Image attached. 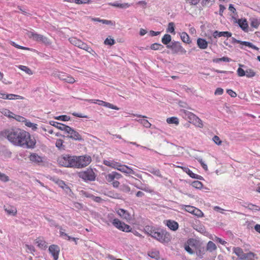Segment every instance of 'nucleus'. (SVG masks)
Here are the masks:
<instances>
[{
	"instance_id": "obj_2",
	"label": "nucleus",
	"mask_w": 260,
	"mask_h": 260,
	"mask_svg": "<svg viewBox=\"0 0 260 260\" xmlns=\"http://www.w3.org/2000/svg\"><path fill=\"white\" fill-rule=\"evenodd\" d=\"M76 156L63 155L57 159L58 164L63 167L76 168Z\"/></svg>"
},
{
	"instance_id": "obj_32",
	"label": "nucleus",
	"mask_w": 260,
	"mask_h": 260,
	"mask_svg": "<svg viewBox=\"0 0 260 260\" xmlns=\"http://www.w3.org/2000/svg\"><path fill=\"white\" fill-rule=\"evenodd\" d=\"M137 121L142 124L146 128H150L151 126V124L147 120L140 119Z\"/></svg>"
},
{
	"instance_id": "obj_55",
	"label": "nucleus",
	"mask_w": 260,
	"mask_h": 260,
	"mask_svg": "<svg viewBox=\"0 0 260 260\" xmlns=\"http://www.w3.org/2000/svg\"><path fill=\"white\" fill-rule=\"evenodd\" d=\"M56 119L62 120V121H68L70 120V117L67 115H61L55 118Z\"/></svg>"
},
{
	"instance_id": "obj_16",
	"label": "nucleus",
	"mask_w": 260,
	"mask_h": 260,
	"mask_svg": "<svg viewBox=\"0 0 260 260\" xmlns=\"http://www.w3.org/2000/svg\"><path fill=\"white\" fill-rule=\"evenodd\" d=\"M4 210L8 215L15 216L17 214V210L16 207L11 206H5Z\"/></svg>"
},
{
	"instance_id": "obj_28",
	"label": "nucleus",
	"mask_w": 260,
	"mask_h": 260,
	"mask_svg": "<svg viewBox=\"0 0 260 260\" xmlns=\"http://www.w3.org/2000/svg\"><path fill=\"white\" fill-rule=\"evenodd\" d=\"M36 243L38 244V246L42 249H44L47 248L46 242L41 239H37L36 240Z\"/></svg>"
},
{
	"instance_id": "obj_38",
	"label": "nucleus",
	"mask_w": 260,
	"mask_h": 260,
	"mask_svg": "<svg viewBox=\"0 0 260 260\" xmlns=\"http://www.w3.org/2000/svg\"><path fill=\"white\" fill-rule=\"evenodd\" d=\"M50 123L51 125L56 127V128H57L58 129H60V130H61V129L60 127L68 126L63 124L60 123H58V122H55V121H50Z\"/></svg>"
},
{
	"instance_id": "obj_17",
	"label": "nucleus",
	"mask_w": 260,
	"mask_h": 260,
	"mask_svg": "<svg viewBox=\"0 0 260 260\" xmlns=\"http://www.w3.org/2000/svg\"><path fill=\"white\" fill-rule=\"evenodd\" d=\"M27 35L29 38L38 42L41 41L43 37V35L38 34L32 31H28L27 32Z\"/></svg>"
},
{
	"instance_id": "obj_48",
	"label": "nucleus",
	"mask_w": 260,
	"mask_h": 260,
	"mask_svg": "<svg viewBox=\"0 0 260 260\" xmlns=\"http://www.w3.org/2000/svg\"><path fill=\"white\" fill-rule=\"evenodd\" d=\"M40 42H42L46 45H50L51 44V41L48 38L43 36Z\"/></svg>"
},
{
	"instance_id": "obj_36",
	"label": "nucleus",
	"mask_w": 260,
	"mask_h": 260,
	"mask_svg": "<svg viewBox=\"0 0 260 260\" xmlns=\"http://www.w3.org/2000/svg\"><path fill=\"white\" fill-rule=\"evenodd\" d=\"M167 122L169 124H175L176 125L179 124L178 119L176 117H172L167 118Z\"/></svg>"
},
{
	"instance_id": "obj_49",
	"label": "nucleus",
	"mask_w": 260,
	"mask_h": 260,
	"mask_svg": "<svg viewBox=\"0 0 260 260\" xmlns=\"http://www.w3.org/2000/svg\"><path fill=\"white\" fill-rule=\"evenodd\" d=\"M215 0H203L202 4L203 6L209 7L212 5Z\"/></svg>"
},
{
	"instance_id": "obj_54",
	"label": "nucleus",
	"mask_w": 260,
	"mask_h": 260,
	"mask_svg": "<svg viewBox=\"0 0 260 260\" xmlns=\"http://www.w3.org/2000/svg\"><path fill=\"white\" fill-rule=\"evenodd\" d=\"M212 140L218 146L221 145L222 144V141L220 140L219 137L217 136H214L212 138Z\"/></svg>"
},
{
	"instance_id": "obj_1",
	"label": "nucleus",
	"mask_w": 260,
	"mask_h": 260,
	"mask_svg": "<svg viewBox=\"0 0 260 260\" xmlns=\"http://www.w3.org/2000/svg\"><path fill=\"white\" fill-rule=\"evenodd\" d=\"M1 134L15 146L27 148H34L35 146L36 141L30 138V134L20 128L5 129Z\"/></svg>"
},
{
	"instance_id": "obj_19",
	"label": "nucleus",
	"mask_w": 260,
	"mask_h": 260,
	"mask_svg": "<svg viewBox=\"0 0 260 260\" xmlns=\"http://www.w3.org/2000/svg\"><path fill=\"white\" fill-rule=\"evenodd\" d=\"M234 252L241 259H246L247 256L244 253L243 250L240 247H235L233 249Z\"/></svg>"
},
{
	"instance_id": "obj_12",
	"label": "nucleus",
	"mask_w": 260,
	"mask_h": 260,
	"mask_svg": "<svg viewBox=\"0 0 260 260\" xmlns=\"http://www.w3.org/2000/svg\"><path fill=\"white\" fill-rule=\"evenodd\" d=\"M116 169L124 173L128 174H135V172L132 169H131V168L128 167L126 165H121L120 163L118 162L117 164V166Z\"/></svg>"
},
{
	"instance_id": "obj_22",
	"label": "nucleus",
	"mask_w": 260,
	"mask_h": 260,
	"mask_svg": "<svg viewBox=\"0 0 260 260\" xmlns=\"http://www.w3.org/2000/svg\"><path fill=\"white\" fill-rule=\"evenodd\" d=\"M110 5L112 6L121 9H126L130 6V4L128 3H119L118 2H115L113 3H110Z\"/></svg>"
},
{
	"instance_id": "obj_34",
	"label": "nucleus",
	"mask_w": 260,
	"mask_h": 260,
	"mask_svg": "<svg viewBox=\"0 0 260 260\" xmlns=\"http://www.w3.org/2000/svg\"><path fill=\"white\" fill-rule=\"evenodd\" d=\"M10 43H11V44L12 46H14L15 47H16V48H17L18 49H23V50H30V51H35V50H34L33 49H31V48H27V47H23V46L19 45L16 44L14 42H13V41H11Z\"/></svg>"
},
{
	"instance_id": "obj_9",
	"label": "nucleus",
	"mask_w": 260,
	"mask_h": 260,
	"mask_svg": "<svg viewBox=\"0 0 260 260\" xmlns=\"http://www.w3.org/2000/svg\"><path fill=\"white\" fill-rule=\"evenodd\" d=\"M80 177L85 180L93 181L95 176L93 170L91 169H87L86 171L80 173Z\"/></svg>"
},
{
	"instance_id": "obj_30",
	"label": "nucleus",
	"mask_w": 260,
	"mask_h": 260,
	"mask_svg": "<svg viewBox=\"0 0 260 260\" xmlns=\"http://www.w3.org/2000/svg\"><path fill=\"white\" fill-rule=\"evenodd\" d=\"M171 41V36L169 34H166L161 39L162 43L166 45H169V43Z\"/></svg>"
},
{
	"instance_id": "obj_23",
	"label": "nucleus",
	"mask_w": 260,
	"mask_h": 260,
	"mask_svg": "<svg viewBox=\"0 0 260 260\" xmlns=\"http://www.w3.org/2000/svg\"><path fill=\"white\" fill-rule=\"evenodd\" d=\"M117 213L120 216L126 220L130 219L131 218L129 214L124 209H119L117 211Z\"/></svg>"
},
{
	"instance_id": "obj_53",
	"label": "nucleus",
	"mask_w": 260,
	"mask_h": 260,
	"mask_svg": "<svg viewBox=\"0 0 260 260\" xmlns=\"http://www.w3.org/2000/svg\"><path fill=\"white\" fill-rule=\"evenodd\" d=\"M149 172L154 175H156L159 177H162L160 172L158 169H152L149 171Z\"/></svg>"
},
{
	"instance_id": "obj_43",
	"label": "nucleus",
	"mask_w": 260,
	"mask_h": 260,
	"mask_svg": "<svg viewBox=\"0 0 260 260\" xmlns=\"http://www.w3.org/2000/svg\"><path fill=\"white\" fill-rule=\"evenodd\" d=\"M192 186L197 189H201L203 187V184L199 181H194L192 183Z\"/></svg>"
},
{
	"instance_id": "obj_15",
	"label": "nucleus",
	"mask_w": 260,
	"mask_h": 260,
	"mask_svg": "<svg viewBox=\"0 0 260 260\" xmlns=\"http://www.w3.org/2000/svg\"><path fill=\"white\" fill-rule=\"evenodd\" d=\"M0 98L3 99H9V100H13L15 98H16L17 99H20V100L24 99V97L19 95H16V94H6L5 93H3L1 92H0Z\"/></svg>"
},
{
	"instance_id": "obj_60",
	"label": "nucleus",
	"mask_w": 260,
	"mask_h": 260,
	"mask_svg": "<svg viewBox=\"0 0 260 260\" xmlns=\"http://www.w3.org/2000/svg\"><path fill=\"white\" fill-rule=\"evenodd\" d=\"M121 190L125 192H128L131 191V188L128 185L123 184L121 186Z\"/></svg>"
},
{
	"instance_id": "obj_21",
	"label": "nucleus",
	"mask_w": 260,
	"mask_h": 260,
	"mask_svg": "<svg viewBox=\"0 0 260 260\" xmlns=\"http://www.w3.org/2000/svg\"><path fill=\"white\" fill-rule=\"evenodd\" d=\"M208 42L205 39L198 38L197 40V45L198 47L202 49H206L208 47Z\"/></svg>"
},
{
	"instance_id": "obj_41",
	"label": "nucleus",
	"mask_w": 260,
	"mask_h": 260,
	"mask_svg": "<svg viewBox=\"0 0 260 260\" xmlns=\"http://www.w3.org/2000/svg\"><path fill=\"white\" fill-rule=\"evenodd\" d=\"M53 181L57 185H58L59 186L61 187L62 188H64V187L66 185V184L64 181L62 180H59V179L56 178L53 179Z\"/></svg>"
},
{
	"instance_id": "obj_46",
	"label": "nucleus",
	"mask_w": 260,
	"mask_h": 260,
	"mask_svg": "<svg viewBox=\"0 0 260 260\" xmlns=\"http://www.w3.org/2000/svg\"><path fill=\"white\" fill-rule=\"evenodd\" d=\"M25 125L28 127H31L32 129L34 131H36L37 129V124L29 121H26Z\"/></svg>"
},
{
	"instance_id": "obj_59",
	"label": "nucleus",
	"mask_w": 260,
	"mask_h": 260,
	"mask_svg": "<svg viewBox=\"0 0 260 260\" xmlns=\"http://www.w3.org/2000/svg\"><path fill=\"white\" fill-rule=\"evenodd\" d=\"M74 2L78 5L89 4L90 0H74Z\"/></svg>"
},
{
	"instance_id": "obj_7",
	"label": "nucleus",
	"mask_w": 260,
	"mask_h": 260,
	"mask_svg": "<svg viewBox=\"0 0 260 260\" xmlns=\"http://www.w3.org/2000/svg\"><path fill=\"white\" fill-rule=\"evenodd\" d=\"M53 76L55 78H57L59 79L69 83H74L75 82V80L74 78L64 73L56 72L53 73Z\"/></svg>"
},
{
	"instance_id": "obj_24",
	"label": "nucleus",
	"mask_w": 260,
	"mask_h": 260,
	"mask_svg": "<svg viewBox=\"0 0 260 260\" xmlns=\"http://www.w3.org/2000/svg\"><path fill=\"white\" fill-rule=\"evenodd\" d=\"M167 225L169 229L173 231H176L178 229V224L177 222L173 220H167Z\"/></svg>"
},
{
	"instance_id": "obj_44",
	"label": "nucleus",
	"mask_w": 260,
	"mask_h": 260,
	"mask_svg": "<svg viewBox=\"0 0 260 260\" xmlns=\"http://www.w3.org/2000/svg\"><path fill=\"white\" fill-rule=\"evenodd\" d=\"M63 140L61 139H57L55 145L59 149H64V146L63 145Z\"/></svg>"
},
{
	"instance_id": "obj_40",
	"label": "nucleus",
	"mask_w": 260,
	"mask_h": 260,
	"mask_svg": "<svg viewBox=\"0 0 260 260\" xmlns=\"http://www.w3.org/2000/svg\"><path fill=\"white\" fill-rule=\"evenodd\" d=\"M242 44L246 46H248V47L251 48L253 49H255L256 50H259V48L258 47L254 46L253 44H252L251 43L249 42L242 41Z\"/></svg>"
},
{
	"instance_id": "obj_13",
	"label": "nucleus",
	"mask_w": 260,
	"mask_h": 260,
	"mask_svg": "<svg viewBox=\"0 0 260 260\" xmlns=\"http://www.w3.org/2000/svg\"><path fill=\"white\" fill-rule=\"evenodd\" d=\"M49 251L52 254L54 260H57L58 258V254L59 252V247L55 245H52L49 248Z\"/></svg>"
},
{
	"instance_id": "obj_29",
	"label": "nucleus",
	"mask_w": 260,
	"mask_h": 260,
	"mask_svg": "<svg viewBox=\"0 0 260 260\" xmlns=\"http://www.w3.org/2000/svg\"><path fill=\"white\" fill-rule=\"evenodd\" d=\"M180 37L182 41L185 43L189 44L191 42L189 36L185 32H183L181 34Z\"/></svg>"
},
{
	"instance_id": "obj_26",
	"label": "nucleus",
	"mask_w": 260,
	"mask_h": 260,
	"mask_svg": "<svg viewBox=\"0 0 260 260\" xmlns=\"http://www.w3.org/2000/svg\"><path fill=\"white\" fill-rule=\"evenodd\" d=\"M260 24V19L255 17L250 19V25L251 27L257 28Z\"/></svg>"
},
{
	"instance_id": "obj_52",
	"label": "nucleus",
	"mask_w": 260,
	"mask_h": 260,
	"mask_svg": "<svg viewBox=\"0 0 260 260\" xmlns=\"http://www.w3.org/2000/svg\"><path fill=\"white\" fill-rule=\"evenodd\" d=\"M193 214L197 216L198 217H203L204 216L203 213L199 209L194 208Z\"/></svg>"
},
{
	"instance_id": "obj_27",
	"label": "nucleus",
	"mask_w": 260,
	"mask_h": 260,
	"mask_svg": "<svg viewBox=\"0 0 260 260\" xmlns=\"http://www.w3.org/2000/svg\"><path fill=\"white\" fill-rule=\"evenodd\" d=\"M238 24L240 27L243 30H246L248 28V24L247 21L245 19H239L238 20Z\"/></svg>"
},
{
	"instance_id": "obj_57",
	"label": "nucleus",
	"mask_w": 260,
	"mask_h": 260,
	"mask_svg": "<svg viewBox=\"0 0 260 260\" xmlns=\"http://www.w3.org/2000/svg\"><path fill=\"white\" fill-rule=\"evenodd\" d=\"M184 207L185 209L187 212H188L193 214L194 211L193 209H194L195 207L189 205H184Z\"/></svg>"
},
{
	"instance_id": "obj_25",
	"label": "nucleus",
	"mask_w": 260,
	"mask_h": 260,
	"mask_svg": "<svg viewBox=\"0 0 260 260\" xmlns=\"http://www.w3.org/2000/svg\"><path fill=\"white\" fill-rule=\"evenodd\" d=\"M92 21H98L100 22H102L103 24L109 25H113L115 24L114 22H113L110 20H103V19H100L99 18H92L91 19Z\"/></svg>"
},
{
	"instance_id": "obj_5",
	"label": "nucleus",
	"mask_w": 260,
	"mask_h": 260,
	"mask_svg": "<svg viewBox=\"0 0 260 260\" xmlns=\"http://www.w3.org/2000/svg\"><path fill=\"white\" fill-rule=\"evenodd\" d=\"M167 47L172 50L173 54H185L186 52V50L181 46V43L179 42H172L171 44L168 45Z\"/></svg>"
},
{
	"instance_id": "obj_39",
	"label": "nucleus",
	"mask_w": 260,
	"mask_h": 260,
	"mask_svg": "<svg viewBox=\"0 0 260 260\" xmlns=\"http://www.w3.org/2000/svg\"><path fill=\"white\" fill-rule=\"evenodd\" d=\"M104 165L107 166H109V167H112L114 169H115L117 168V164L118 162H110L108 160H105L104 161Z\"/></svg>"
},
{
	"instance_id": "obj_33",
	"label": "nucleus",
	"mask_w": 260,
	"mask_h": 260,
	"mask_svg": "<svg viewBox=\"0 0 260 260\" xmlns=\"http://www.w3.org/2000/svg\"><path fill=\"white\" fill-rule=\"evenodd\" d=\"M217 248L216 246L214 243L212 241L208 242L207 245V250L212 252Z\"/></svg>"
},
{
	"instance_id": "obj_45",
	"label": "nucleus",
	"mask_w": 260,
	"mask_h": 260,
	"mask_svg": "<svg viewBox=\"0 0 260 260\" xmlns=\"http://www.w3.org/2000/svg\"><path fill=\"white\" fill-rule=\"evenodd\" d=\"M162 48H164L163 45L158 43H154L152 44L150 46V48L154 50H159Z\"/></svg>"
},
{
	"instance_id": "obj_3",
	"label": "nucleus",
	"mask_w": 260,
	"mask_h": 260,
	"mask_svg": "<svg viewBox=\"0 0 260 260\" xmlns=\"http://www.w3.org/2000/svg\"><path fill=\"white\" fill-rule=\"evenodd\" d=\"M161 145L163 152L166 154L175 153L180 149H182L181 147L168 142H164Z\"/></svg>"
},
{
	"instance_id": "obj_10",
	"label": "nucleus",
	"mask_w": 260,
	"mask_h": 260,
	"mask_svg": "<svg viewBox=\"0 0 260 260\" xmlns=\"http://www.w3.org/2000/svg\"><path fill=\"white\" fill-rule=\"evenodd\" d=\"M69 41L72 44L83 50H87L88 49V46L86 44L76 38H70L69 39Z\"/></svg>"
},
{
	"instance_id": "obj_58",
	"label": "nucleus",
	"mask_w": 260,
	"mask_h": 260,
	"mask_svg": "<svg viewBox=\"0 0 260 260\" xmlns=\"http://www.w3.org/2000/svg\"><path fill=\"white\" fill-rule=\"evenodd\" d=\"M13 118L19 122H26V121L25 118H24L23 117L17 115H14V117H13Z\"/></svg>"
},
{
	"instance_id": "obj_18",
	"label": "nucleus",
	"mask_w": 260,
	"mask_h": 260,
	"mask_svg": "<svg viewBox=\"0 0 260 260\" xmlns=\"http://www.w3.org/2000/svg\"><path fill=\"white\" fill-rule=\"evenodd\" d=\"M29 158L31 161L36 164H39L43 161L42 157L36 153H31L30 155Z\"/></svg>"
},
{
	"instance_id": "obj_47",
	"label": "nucleus",
	"mask_w": 260,
	"mask_h": 260,
	"mask_svg": "<svg viewBox=\"0 0 260 260\" xmlns=\"http://www.w3.org/2000/svg\"><path fill=\"white\" fill-rule=\"evenodd\" d=\"M247 208L253 211H260V207L255 205H253L252 204H249L248 205Z\"/></svg>"
},
{
	"instance_id": "obj_35",
	"label": "nucleus",
	"mask_w": 260,
	"mask_h": 260,
	"mask_svg": "<svg viewBox=\"0 0 260 260\" xmlns=\"http://www.w3.org/2000/svg\"><path fill=\"white\" fill-rule=\"evenodd\" d=\"M98 101H99L100 102L102 103V104H103L104 106L107 107L108 108H111L112 109L116 110H119V108H118L117 106H114L109 103L105 102L103 101H100V100H98Z\"/></svg>"
},
{
	"instance_id": "obj_14",
	"label": "nucleus",
	"mask_w": 260,
	"mask_h": 260,
	"mask_svg": "<svg viewBox=\"0 0 260 260\" xmlns=\"http://www.w3.org/2000/svg\"><path fill=\"white\" fill-rule=\"evenodd\" d=\"M178 168H181L182 170L186 173L192 178L198 179L199 180H203V178L201 176L194 174L188 168L182 166H177Z\"/></svg>"
},
{
	"instance_id": "obj_8",
	"label": "nucleus",
	"mask_w": 260,
	"mask_h": 260,
	"mask_svg": "<svg viewBox=\"0 0 260 260\" xmlns=\"http://www.w3.org/2000/svg\"><path fill=\"white\" fill-rule=\"evenodd\" d=\"M112 224L118 229L125 232L131 231V228L129 225L122 222L118 219H114L112 221Z\"/></svg>"
},
{
	"instance_id": "obj_6",
	"label": "nucleus",
	"mask_w": 260,
	"mask_h": 260,
	"mask_svg": "<svg viewBox=\"0 0 260 260\" xmlns=\"http://www.w3.org/2000/svg\"><path fill=\"white\" fill-rule=\"evenodd\" d=\"M61 131H64L66 133L69 134L68 137L75 140L82 141L83 139L81 136L79 134L78 132L75 131L70 126L60 127Z\"/></svg>"
},
{
	"instance_id": "obj_42",
	"label": "nucleus",
	"mask_w": 260,
	"mask_h": 260,
	"mask_svg": "<svg viewBox=\"0 0 260 260\" xmlns=\"http://www.w3.org/2000/svg\"><path fill=\"white\" fill-rule=\"evenodd\" d=\"M159 252L158 251H155L149 252L148 255L151 258L157 259L159 258Z\"/></svg>"
},
{
	"instance_id": "obj_50",
	"label": "nucleus",
	"mask_w": 260,
	"mask_h": 260,
	"mask_svg": "<svg viewBox=\"0 0 260 260\" xmlns=\"http://www.w3.org/2000/svg\"><path fill=\"white\" fill-rule=\"evenodd\" d=\"M219 37H225L227 38L231 37L232 36V33L229 31H219Z\"/></svg>"
},
{
	"instance_id": "obj_64",
	"label": "nucleus",
	"mask_w": 260,
	"mask_h": 260,
	"mask_svg": "<svg viewBox=\"0 0 260 260\" xmlns=\"http://www.w3.org/2000/svg\"><path fill=\"white\" fill-rule=\"evenodd\" d=\"M237 73L239 76L242 77L245 75V71L241 68L237 70Z\"/></svg>"
},
{
	"instance_id": "obj_11",
	"label": "nucleus",
	"mask_w": 260,
	"mask_h": 260,
	"mask_svg": "<svg viewBox=\"0 0 260 260\" xmlns=\"http://www.w3.org/2000/svg\"><path fill=\"white\" fill-rule=\"evenodd\" d=\"M156 240L161 243H168L171 241L170 235L167 232H159Z\"/></svg>"
},
{
	"instance_id": "obj_4",
	"label": "nucleus",
	"mask_w": 260,
	"mask_h": 260,
	"mask_svg": "<svg viewBox=\"0 0 260 260\" xmlns=\"http://www.w3.org/2000/svg\"><path fill=\"white\" fill-rule=\"evenodd\" d=\"M76 168H81L88 166L91 161V158L89 155L76 156Z\"/></svg>"
},
{
	"instance_id": "obj_63",
	"label": "nucleus",
	"mask_w": 260,
	"mask_h": 260,
	"mask_svg": "<svg viewBox=\"0 0 260 260\" xmlns=\"http://www.w3.org/2000/svg\"><path fill=\"white\" fill-rule=\"evenodd\" d=\"M106 180L108 182H111V181H113L114 180V179H115L114 178V176L112 172L111 173L108 174L106 176Z\"/></svg>"
},
{
	"instance_id": "obj_61",
	"label": "nucleus",
	"mask_w": 260,
	"mask_h": 260,
	"mask_svg": "<svg viewBox=\"0 0 260 260\" xmlns=\"http://www.w3.org/2000/svg\"><path fill=\"white\" fill-rule=\"evenodd\" d=\"M145 231L148 235L151 236V234H152V233H153L155 230H153L152 228L148 226L145 227Z\"/></svg>"
},
{
	"instance_id": "obj_37",
	"label": "nucleus",
	"mask_w": 260,
	"mask_h": 260,
	"mask_svg": "<svg viewBox=\"0 0 260 260\" xmlns=\"http://www.w3.org/2000/svg\"><path fill=\"white\" fill-rule=\"evenodd\" d=\"M19 68L28 75H32L33 74L32 71L26 66L20 65L19 66Z\"/></svg>"
},
{
	"instance_id": "obj_31",
	"label": "nucleus",
	"mask_w": 260,
	"mask_h": 260,
	"mask_svg": "<svg viewBox=\"0 0 260 260\" xmlns=\"http://www.w3.org/2000/svg\"><path fill=\"white\" fill-rule=\"evenodd\" d=\"M192 123L196 126L202 128L204 126L202 121L198 116H197Z\"/></svg>"
},
{
	"instance_id": "obj_20",
	"label": "nucleus",
	"mask_w": 260,
	"mask_h": 260,
	"mask_svg": "<svg viewBox=\"0 0 260 260\" xmlns=\"http://www.w3.org/2000/svg\"><path fill=\"white\" fill-rule=\"evenodd\" d=\"M183 113L185 116H186L189 120V122L192 123V122L194 120L195 118L197 116L193 113L186 111L185 110H182L181 111Z\"/></svg>"
},
{
	"instance_id": "obj_56",
	"label": "nucleus",
	"mask_w": 260,
	"mask_h": 260,
	"mask_svg": "<svg viewBox=\"0 0 260 260\" xmlns=\"http://www.w3.org/2000/svg\"><path fill=\"white\" fill-rule=\"evenodd\" d=\"M115 42V40L111 38H110V39L107 38L104 41L105 44L109 45H111V46L114 44Z\"/></svg>"
},
{
	"instance_id": "obj_51",
	"label": "nucleus",
	"mask_w": 260,
	"mask_h": 260,
	"mask_svg": "<svg viewBox=\"0 0 260 260\" xmlns=\"http://www.w3.org/2000/svg\"><path fill=\"white\" fill-rule=\"evenodd\" d=\"M255 72L251 69L247 70L245 71V75L247 77H252L255 76Z\"/></svg>"
},
{
	"instance_id": "obj_62",
	"label": "nucleus",
	"mask_w": 260,
	"mask_h": 260,
	"mask_svg": "<svg viewBox=\"0 0 260 260\" xmlns=\"http://www.w3.org/2000/svg\"><path fill=\"white\" fill-rule=\"evenodd\" d=\"M167 31L170 32H174V24L173 22H170L168 24V28Z\"/></svg>"
}]
</instances>
